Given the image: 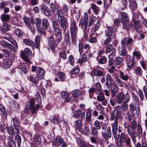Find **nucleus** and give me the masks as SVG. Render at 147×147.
<instances>
[{
  "mask_svg": "<svg viewBox=\"0 0 147 147\" xmlns=\"http://www.w3.org/2000/svg\"><path fill=\"white\" fill-rule=\"evenodd\" d=\"M56 15H57L58 16V21L64 33L66 29L67 19L64 17L63 12L61 9L56 8Z\"/></svg>",
  "mask_w": 147,
  "mask_h": 147,
  "instance_id": "obj_1",
  "label": "nucleus"
},
{
  "mask_svg": "<svg viewBox=\"0 0 147 147\" xmlns=\"http://www.w3.org/2000/svg\"><path fill=\"white\" fill-rule=\"evenodd\" d=\"M76 25V22L73 21L71 22L70 27L71 40L73 42H75L77 40L78 28Z\"/></svg>",
  "mask_w": 147,
  "mask_h": 147,
  "instance_id": "obj_2",
  "label": "nucleus"
},
{
  "mask_svg": "<svg viewBox=\"0 0 147 147\" xmlns=\"http://www.w3.org/2000/svg\"><path fill=\"white\" fill-rule=\"evenodd\" d=\"M32 53L31 50L27 48L21 53L20 57L25 61L30 63V59L32 57Z\"/></svg>",
  "mask_w": 147,
  "mask_h": 147,
  "instance_id": "obj_3",
  "label": "nucleus"
},
{
  "mask_svg": "<svg viewBox=\"0 0 147 147\" xmlns=\"http://www.w3.org/2000/svg\"><path fill=\"white\" fill-rule=\"evenodd\" d=\"M130 96L127 93L125 95L122 92L119 93L117 94L116 102L118 104H121L123 101L129 100Z\"/></svg>",
  "mask_w": 147,
  "mask_h": 147,
  "instance_id": "obj_4",
  "label": "nucleus"
},
{
  "mask_svg": "<svg viewBox=\"0 0 147 147\" xmlns=\"http://www.w3.org/2000/svg\"><path fill=\"white\" fill-rule=\"evenodd\" d=\"M139 106L138 104L135 103H132L129 105V110L127 113V115L128 119L131 121L132 117L134 115V112L135 111L136 108Z\"/></svg>",
  "mask_w": 147,
  "mask_h": 147,
  "instance_id": "obj_5",
  "label": "nucleus"
},
{
  "mask_svg": "<svg viewBox=\"0 0 147 147\" xmlns=\"http://www.w3.org/2000/svg\"><path fill=\"white\" fill-rule=\"evenodd\" d=\"M34 105L35 103L34 99L31 98L30 100V107H28V108H30L31 112L33 114L37 113V111L38 110V108L40 106V103L38 104L35 107L34 106Z\"/></svg>",
  "mask_w": 147,
  "mask_h": 147,
  "instance_id": "obj_6",
  "label": "nucleus"
},
{
  "mask_svg": "<svg viewBox=\"0 0 147 147\" xmlns=\"http://www.w3.org/2000/svg\"><path fill=\"white\" fill-rule=\"evenodd\" d=\"M136 129L131 127L130 126H128L127 127V131L128 134L131 138V139L134 144H136Z\"/></svg>",
  "mask_w": 147,
  "mask_h": 147,
  "instance_id": "obj_7",
  "label": "nucleus"
},
{
  "mask_svg": "<svg viewBox=\"0 0 147 147\" xmlns=\"http://www.w3.org/2000/svg\"><path fill=\"white\" fill-rule=\"evenodd\" d=\"M120 107L119 106H116L115 108V119L114 121H117L118 123L117 120L119 119H121L123 117V111H120L119 108Z\"/></svg>",
  "mask_w": 147,
  "mask_h": 147,
  "instance_id": "obj_8",
  "label": "nucleus"
},
{
  "mask_svg": "<svg viewBox=\"0 0 147 147\" xmlns=\"http://www.w3.org/2000/svg\"><path fill=\"white\" fill-rule=\"evenodd\" d=\"M24 21L26 25L32 32H33L34 30L35 27V22L34 20H31L30 21L28 18H26L24 19Z\"/></svg>",
  "mask_w": 147,
  "mask_h": 147,
  "instance_id": "obj_9",
  "label": "nucleus"
},
{
  "mask_svg": "<svg viewBox=\"0 0 147 147\" xmlns=\"http://www.w3.org/2000/svg\"><path fill=\"white\" fill-rule=\"evenodd\" d=\"M39 7L41 12L46 16H49L51 15V11L45 5L42 4Z\"/></svg>",
  "mask_w": 147,
  "mask_h": 147,
  "instance_id": "obj_10",
  "label": "nucleus"
},
{
  "mask_svg": "<svg viewBox=\"0 0 147 147\" xmlns=\"http://www.w3.org/2000/svg\"><path fill=\"white\" fill-rule=\"evenodd\" d=\"M49 25L48 21L46 19L42 20V26H41V34H45V31L48 27Z\"/></svg>",
  "mask_w": 147,
  "mask_h": 147,
  "instance_id": "obj_11",
  "label": "nucleus"
},
{
  "mask_svg": "<svg viewBox=\"0 0 147 147\" xmlns=\"http://www.w3.org/2000/svg\"><path fill=\"white\" fill-rule=\"evenodd\" d=\"M102 136L106 141H108L109 138L111 137V132L109 128L107 129V131H105L104 132H102Z\"/></svg>",
  "mask_w": 147,
  "mask_h": 147,
  "instance_id": "obj_12",
  "label": "nucleus"
},
{
  "mask_svg": "<svg viewBox=\"0 0 147 147\" xmlns=\"http://www.w3.org/2000/svg\"><path fill=\"white\" fill-rule=\"evenodd\" d=\"M73 116L76 118L80 117L81 119H82L84 118L85 113L81 111H74L73 112Z\"/></svg>",
  "mask_w": 147,
  "mask_h": 147,
  "instance_id": "obj_13",
  "label": "nucleus"
},
{
  "mask_svg": "<svg viewBox=\"0 0 147 147\" xmlns=\"http://www.w3.org/2000/svg\"><path fill=\"white\" fill-rule=\"evenodd\" d=\"M45 73L44 69L42 67H38L37 68L36 74L38 77L40 79L44 78Z\"/></svg>",
  "mask_w": 147,
  "mask_h": 147,
  "instance_id": "obj_14",
  "label": "nucleus"
},
{
  "mask_svg": "<svg viewBox=\"0 0 147 147\" xmlns=\"http://www.w3.org/2000/svg\"><path fill=\"white\" fill-rule=\"evenodd\" d=\"M120 16V20L121 23L129 21V18L128 15L125 12H121Z\"/></svg>",
  "mask_w": 147,
  "mask_h": 147,
  "instance_id": "obj_15",
  "label": "nucleus"
},
{
  "mask_svg": "<svg viewBox=\"0 0 147 147\" xmlns=\"http://www.w3.org/2000/svg\"><path fill=\"white\" fill-rule=\"evenodd\" d=\"M123 58L120 57H116L114 60V63L116 66H118L117 67V69H119L120 67H122L123 65L122 63Z\"/></svg>",
  "mask_w": 147,
  "mask_h": 147,
  "instance_id": "obj_16",
  "label": "nucleus"
},
{
  "mask_svg": "<svg viewBox=\"0 0 147 147\" xmlns=\"http://www.w3.org/2000/svg\"><path fill=\"white\" fill-rule=\"evenodd\" d=\"M119 74V76L120 78L124 81H127L129 79V77L128 75L120 70L118 71Z\"/></svg>",
  "mask_w": 147,
  "mask_h": 147,
  "instance_id": "obj_17",
  "label": "nucleus"
},
{
  "mask_svg": "<svg viewBox=\"0 0 147 147\" xmlns=\"http://www.w3.org/2000/svg\"><path fill=\"white\" fill-rule=\"evenodd\" d=\"M118 87L117 85L113 84L111 87V96L112 98L114 97L118 92Z\"/></svg>",
  "mask_w": 147,
  "mask_h": 147,
  "instance_id": "obj_18",
  "label": "nucleus"
},
{
  "mask_svg": "<svg viewBox=\"0 0 147 147\" xmlns=\"http://www.w3.org/2000/svg\"><path fill=\"white\" fill-rule=\"evenodd\" d=\"M106 81L105 84L107 88L109 89L110 86L112 84V77L109 74H107L106 76Z\"/></svg>",
  "mask_w": 147,
  "mask_h": 147,
  "instance_id": "obj_19",
  "label": "nucleus"
},
{
  "mask_svg": "<svg viewBox=\"0 0 147 147\" xmlns=\"http://www.w3.org/2000/svg\"><path fill=\"white\" fill-rule=\"evenodd\" d=\"M76 140L78 145L82 147H89L90 145L89 144H87L85 141L79 138H76Z\"/></svg>",
  "mask_w": 147,
  "mask_h": 147,
  "instance_id": "obj_20",
  "label": "nucleus"
},
{
  "mask_svg": "<svg viewBox=\"0 0 147 147\" xmlns=\"http://www.w3.org/2000/svg\"><path fill=\"white\" fill-rule=\"evenodd\" d=\"M107 30L106 32V35L107 36H109L110 38H115L114 34H112L113 31V29L111 27L108 26L107 27Z\"/></svg>",
  "mask_w": 147,
  "mask_h": 147,
  "instance_id": "obj_21",
  "label": "nucleus"
},
{
  "mask_svg": "<svg viewBox=\"0 0 147 147\" xmlns=\"http://www.w3.org/2000/svg\"><path fill=\"white\" fill-rule=\"evenodd\" d=\"M88 24V21L84 20L83 19H81L80 20L79 25L81 26V27L82 28H83V31L86 30Z\"/></svg>",
  "mask_w": 147,
  "mask_h": 147,
  "instance_id": "obj_22",
  "label": "nucleus"
},
{
  "mask_svg": "<svg viewBox=\"0 0 147 147\" xmlns=\"http://www.w3.org/2000/svg\"><path fill=\"white\" fill-rule=\"evenodd\" d=\"M118 123L117 121L114 122V125L113 127V133L115 138H117V130H118Z\"/></svg>",
  "mask_w": 147,
  "mask_h": 147,
  "instance_id": "obj_23",
  "label": "nucleus"
},
{
  "mask_svg": "<svg viewBox=\"0 0 147 147\" xmlns=\"http://www.w3.org/2000/svg\"><path fill=\"white\" fill-rule=\"evenodd\" d=\"M97 100L102 102V104L104 106H106L107 105V101L105 99V97L103 95L98 96H97Z\"/></svg>",
  "mask_w": 147,
  "mask_h": 147,
  "instance_id": "obj_24",
  "label": "nucleus"
},
{
  "mask_svg": "<svg viewBox=\"0 0 147 147\" xmlns=\"http://www.w3.org/2000/svg\"><path fill=\"white\" fill-rule=\"evenodd\" d=\"M129 7L131 10H135L137 7V5L135 0H129Z\"/></svg>",
  "mask_w": 147,
  "mask_h": 147,
  "instance_id": "obj_25",
  "label": "nucleus"
},
{
  "mask_svg": "<svg viewBox=\"0 0 147 147\" xmlns=\"http://www.w3.org/2000/svg\"><path fill=\"white\" fill-rule=\"evenodd\" d=\"M134 30L140 31L141 30L140 24L139 21H134Z\"/></svg>",
  "mask_w": 147,
  "mask_h": 147,
  "instance_id": "obj_26",
  "label": "nucleus"
},
{
  "mask_svg": "<svg viewBox=\"0 0 147 147\" xmlns=\"http://www.w3.org/2000/svg\"><path fill=\"white\" fill-rule=\"evenodd\" d=\"M33 141L37 144H40L41 142V139L40 136L38 134H35L33 137Z\"/></svg>",
  "mask_w": 147,
  "mask_h": 147,
  "instance_id": "obj_27",
  "label": "nucleus"
},
{
  "mask_svg": "<svg viewBox=\"0 0 147 147\" xmlns=\"http://www.w3.org/2000/svg\"><path fill=\"white\" fill-rule=\"evenodd\" d=\"M41 20L39 18H37L36 19V25L37 30L39 33L41 34Z\"/></svg>",
  "mask_w": 147,
  "mask_h": 147,
  "instance_id": "obj_28",
  "label": "nucleus"
},
{
  "mask_svg": "<svg viewBox=\"0 0 147 147\" xmlns=\"http://www.w3.org/2000/svg\"><path fill=\"white\" fill-rule=\"evenodd\" d=\"M127 58H128V59L126 61L127 66L128 68L131 69L132 67L134 65L135 63L133 61H132L131 62V58L129 56V57L127 56Z\"/></svg>",
  "mask_w": 147,
  "mask_h": 147,
  "instance_id": "obj_29",
  "label": "nucleus"
},
{
  "mask_svg": "<svg viewBox=\"0 0 147 147\" xmlns=\"http://www.w3.org/2000/svg\"><path fill=\"white\" fill-rule=\"evenodd\" d=\"M61 97L65 99L67 102H69L70 101V98L68 94L65 91H63L61 93Z\"/></svg>",
  "mask_w": 147,
  "mask_h": 147,
  "instance_id": "obj_30",
  "label": "nucleus"
},
{
  "mask_svg": "<svg viewBox=\"0 0 147 147\" xmlns=\"http://www.w3.org/2000/svg\"><path fill=\"white\" fill-rule=\"evenodd\" d=\"M75 129H77L79 131H81V129L82 128L81 121L80 120H77L75 122Z\"/></svg>",
  "mask_w": 147,
  "mask_h": 147,
  "instance_id": "obj_31",
  "label": "nucleus"
},
{
  "mask_svg": "<svg viewBox=\"0 0 147 147\" xmlns=\"http://www.w3.org/2000/svg\"><path fill=\"white\" fill-rule=\"evenodd\" d=\"M63 142V140L62 138L60 137H57L54 142V144L56 146H58L61 145Z\"/></svg>",
  "mask_w": 147,
  "mask_h": 147,
  "instance_id": "obj_32",
  "label": "nucleus"
},
{
  "mask_svg": "<svg viewBox=\"0 0 147 147\" xmlns=\"http://www.w3.org/2000/svg\"><path fill=\"white\" fill-rule=\"evenodd\" d=\"M90 8L93 11L96 15H97L99 12V8L94 3H92L91 5Z\"/></svg>",
  "mask_w": 147,
  "mask_h": 147,
  "instance_id": "obj_33",
  "label": "nucleus"
},
{
  "mask_svg": "<svg viewBox=\"0 0 147 147\" xmlns=\"http://www.w3.org/2000/svg\"><path fill=\"white\" fill-rule=\"evenodd\" d=\"M28 80L34 83L35 84H37L38 82L39 78L37 76L36 77H32V76H29L28 78Z\"/></svg>",
  "mask_w": 147,
  "mask_h": 147,
  "instance_id": "obj_34",
  "label": "nucleus"
},
{
  "mask_svg": "<svg viewBox=\"0 0 147 147\" xmlns=\"http://www.w3.org/2000/svg\"><path fill=\"white\" fill-rule=\"evenodd\" d=\"M91 111L90 110L88 109L87 110L86 114V121L87 123H89L91 121Z\"/></svg>",
  "mask_w": 147,
  "mask_h": 147,
  "instance_id": "obj_35",
  "label": "nucleus"
},
{
  "mask_svg": "<svg viewBox=\"0 0 147 147\" xmlns=\"http://www.w3.org/2000/svg\"><path fill=\"white\" fill-rule=\"evenodd\" d=\"M122 23L123 28L126 29H128L132 26V24L129 21L122 22Z\"/></svg>",
  "mask_w": 147,
  "mask_h": 147,
  "instance_id": "obj_36",
  "label": "nucleus"
},
{
  "mask_svg": "<svg viewBox=\"0 0 147 147\" xmlns=\"http://www.w3.org/2000/svg\"><path fill=\"white\" fill-rule=\"evenodd\" d=\"M80 93V92L78 90H75L71 92L72 96L75 98L74 99L76 100H77L78 97L79 96Z\"/></svg>",
  "mask_w": 147,
  "mask_h": 147,
  "instance_id": "obj_37",
  "label": "nucleus"
},
{
  "mask_svg": "<svg viewBox=\"0 0 147 147\" xmlns=\"http://www.w3.org/2000/svg\"><path fill=\"white\" fill-rule=\"evenodd\" d=\"M129 100L124 101L121 106V107L122 110L124 111H127L128 108V105L126 103L128 102Z\"/></svg>",
  "mask_w": 147,
  "mask_h": 147,
  "instance_id": "obj_38",
  "label": "nucleus"
},
{
  "mask_svg": "<svg viewBox=\"0 0 147 147\" xmlns=\"http://www.w3.org/2000/svg\"><path fill=\"white\" fill-rule=\"evenodd\" d=\"M133 41V40L131 38H124L122 42V45H127L130 44Z\"/></svg>",
  "mask_w": 147,
  "mask_h": 147,
  "instance_id": "obj_39",
  "label": "nucleus"
},
{
  "mask_svg": "<svg viewBox=\"0 0 147 147\" xmlns=\"http://www.w3.org/2000/svg\"><path fill=\"white\" fill-rule=\"evenodd\" d=\"M8 36L9 37H7L6 36H4V38L10 41V42L11 43V44H10V45H11V46H12L13 45H14V46H17V44L16 40L13 38L10 37V34L8 35Z\"/></svg>",
  "mask_w": 147,
  "mask_h": 147,
  "instance_id": "obj_40",
  "label": "nucleus"
},
{
  "mask_svg": "<svg viewBox=\"0 0 147 147\" xmlns=\"http://www.w3.org/2000/svg\"><path fill=\"white\" fill-rule=\"evenodd\" d=\"M0 111L2 113L3 116L7 119V113L5 110L4 106L1 104L0 105Z\"/></svg>",
  "mask_w": 147,
  "mask_h": 147,
  "instance_id": "obj_41",
  "label": "nucleus"
},
{
  "mask_svg": "<svg viewBox=\"0 0 147 147\" xmlns=\"http://www.w3.org/2000/svg\"><path fill=\"white\" fill-rule=\"evenodd\" d=\"M137 133L139 138L142 136V129L141 125L139 123H138L137 125Z\"/></svg>",
  "mask_w": 147,
  "mask_h": 147,
  "instance_id": "obj_42",
  "label": "nucleus"
},
{
  "mask_svg": "<svg viewBox=\"0 0 147 147\" xmlns=\"http://www.w3.org/2000/svg\"><path fill=\"white\" fill-rule=\"evenodd\" d=\"M65 41L66 43V45L67 46H69L70 44V38L69 34L68 32H67L65 33Z\"/></svg>",
  "mask_w": 147,
  "mask_h": 147,
  "instance_id": "obj_43",
  "label": "nucleus"
},
{
  "mask_svg": "<svg viewBox=\"0 0 147 147\" xmlns=\"http://www.w3.org/2000/svg\"><path fill=\"white\" fill-rule=\"evenodd\" d=\"M142 72L141 68L139 66L137 67L134 70V73L139 76H141L142 74Z\"/></svg>",
  "mask_w": 147,
  "mask_h": 147,
  "instance_id": "obj_44",
  "label": "nucleus"
},
{
  "mask_svg": "<svg viewBox=\"0 0 147 147\" xmlns=\"http://www.w3.org/2000/svg\"><path fill=\"white\" fill-rule=\"evenodd\" d=\"M1 19L3 22L9 20L10 15H9L3 14L1 16Z\"/></svg>",
  "mask_w": 147,
  "mask_h": 147,
  "instance_id": "obj_45",
  "label": "nucleus"
},
{
  "mask_svg": "<svg viewBox=\"0 0 147 147\" xmlns=\"http://www.w3.org/2000/svg\"><path fill=\"white\" fill-rule=\"evenodd\" d=\"M93 72L94 75L96 76H102L104 74L103 72L98 69H94L93 70Z\"/></svg>",
  "mask_w": 147,
  "mask_h": 147,
  "instance_id": "obj_46",
  "label": "nucleus"
},
{
  "mask_svg": "<svg viewBox=\"0 0 147 147\" xmlns=\"http://www.w3.org/2000/svg\"><path fill=\"white\" fill-rule=\"evenodd\" d=\"M81 130V131H79L86 135H88L90 133V129L89 127H85L83 129L82 128Z\"/></svg>",
  "mask_w": 147,
  "mask_h": 147,
  "instance_id": "obj_47",
  "label": "nucleus"
},
{
  "mask_svg": "<svg viewBox=\"0 0 147 147\" xmlns=\"http://www.w3.org/2000/svg\"><path fill=\"white\" fill-rule=\"evenodd\" d=\"M88 58L84 54H83L82 56L81 59H79L78 61L79 63L80 64L85 62L88 60Z\"/></svg>",
  "mask_w": 147,
  "mask_h": 147,
  "instance_id": "obj_48",
  "label": "nucleus"
},
{
  "mask_svg": "<svg viewBox=\"0 0 147 147\" xmlns=\"http://www.w3.org/2000/svg\"><path fill=\"white\" fill-rule=\"evenodd\" d=\"M23 42L26 45L29 46H32L34 45V42L30 39H25Z\"/></svg>",
  "mask_w": 147,
  "mask_h": 147,
  "instance_id": "obj_49",
  "label": "nucleus"
},
{
  "mask_svg": "<svg viewBox=\"0 0 147 147\" xmlns=\"http://www.w3.org/2000/svg\"><path fill=\"white\" fill-rule=\"evenodd\" d=\"M105 142L104 140L101 138H97L96 143L100 145L101 147H105Z\"/></svg>",
  "mask_w": 147,
  "mask_h": 147,
  "instance_id": "obj_50",
  "label": "nucleus"
},
{
  "mask_svg": "<svg viewBox=\"0 0 147 147\" xmlns=\"http://www.w3.org/2000/svg\"><path fill=\"white\" fill-rule=\"evenodd\" d=\"M15 139L18 143V147H20L21 143V138L20 136L18 135H16Z\"/></svg>",
  "mask_w": 147,
  "mask_h": 147,
  "instance_id": "obj_51",
  "label": "nucleus"
},
{
  "mask_svg": "<svg viewBox=\"0 0 147 147\" xmlns=\"http://www.w3.org/2000/svg\"><path fill=\"white\" fill-rule=\"evenodd\" d=\"M115 109L112 111L110 113L109 117L110 120L111 121H114L115 119Z\"/></svg>",
  "mask_w": 147,
  "mask_h": 147,
  "instance_id": "obj_52",
  "label": "nucleus"
},
{
  "mask_svg": "<svg viewBox=\"0 0 147 147\" xmlns=\"http://www.w3.org/2000/svg\"><path fill=\"white\" fill-rule=\"evenodd\" d=\"M48 42L50 46H53L55 44L54 38L52 36H50L48 39Z\"/></svg>",
  "mask_w": 147,
  "mask_h": 147,
  "instance_id": "obj_53",
  "label": "nucleus"
},
{
  "mask_svg": "<svg viewBox=\"0 0 147 147\" xmlns=\"http://www.w3.org/2000/svg\"><path fill=\"white\" fill-rule=\"evenodd\" d=\"M54 32L56 37H59L61 36V33L58 28H55L54 29Z\"/></svg>",
  "mask_w": 147,
  "mask_h": 147,
  "instance_id": "obj_54",
  "label": "nucleus"
},
{
  "mask_svg": "<svg viewBox=\"0 0 147 147\" xmlns=\"http://www.w3.org/2000/svg\"><path fill=\"white\" fill-rule=\"evenodd\" d=\"M95 91V89L94 88H91L88 90L89 96L90 98H91L94 95V93Z\"/></svg>",
  "mask_w": 147,
  "mask_h": 147,
  "instance_id": "obj_55",
  "label": "nucleus"
},
{
  "mask_svg": "<svg viewBox=\"0 0 147 147\" xmlns=\"http://www.w3.org/2000/svg\"><path fill=\"white\" fill-rule=\"evenodd\" d=\"M121 53L120 55L122 56H125L127 54V51L125 47H121Z\"/></svg>",
  "mask_w": 147,
  "mask_h": 147,
  "instance_id": "obj_56",
  "label": "nucleus"
},
{
  "mask_svg": "<svg viewBox=\"0 0 147 147\" xmlns=\"http://www.w3.org/2000/svg\"><path fill=\"white\" fill-rule=\"evenodd\" d=\"M2 29L6 31L9 30L10 28V26L6 23H3V25L1 27Z\"/></svg>",
  "mask_w": 147,
  "mask_h": 147,
  "instance_id": "obj_57",
  "label": "nucleus"
},
{
  "mask_svg": "<svg viewBox=\"0 0 147 147\" xmlns=\"http://www.w3.org/2000/svg\"><path fill=\"white\" fill-rule=\"evenodd\" d=\"M111 38H110V37H107L104 42L103 45H110V46H112V45L109 44L111 42Z\"/></svg>",
  "mask_w": 147,
  "mask_h": 147,
  "instance_id": "obj_58",
  "label": "nucleus"
},
{
  "mask_svg": "<svg viewBox=\"0 0 147 147\" xmlns=\"http://www.w3.org/2000/svg\"><path fill=\"white\" fill-rule=\"evenodd\" d=\"M3 64L4 67L6 66V67H9L11 64V61L9 59H7L4 61Z\"/></svg>",
  "mask_w": 147,
  "mask_h": 147,
  "instance_id": "obj_59",
  "label": "nucleus"
},
{
  "mask_svg": "<svg viewBox=\"0 0 147 147\" xmlns=\"http://www.w3.org/2000/svg\"><path fill=\"white\" fill-rule=\"evenodd\" d=\"M115 82H116L118 86L121 87L123 86V82L120 79H119L118 78H116L115 79Z\"/></svg>",
  "mask_w": 147,
  "mask_h": 147,
  "instance_id": "obj_60",
  "label": "nucleus"
},
{
  "mask_svg": "<svg viewBox=\"0 0 147 147\" xmlns=\"http://www.w3.org/2000/svg\"><path fill=\"white\" fill-rule=\"evenodd\" d=\"M96 20V18L95 16H93L92 18H90L89 23V26H91Z\"/></svg>",
  "mask_w": 147,
  "mask_h": 147,
  "instance_id": "obj_61",
  "label": "nucleus"
},
{
  "mask_svg": "<svg viewBox=\"0 0 147 147\" xmlns=\"http://www.w3.org/2000/svg\"><path fill=\"white\" fill-rule=\"evenodd\" d=\"M92 133L93 135L94 136L97 135L98 134V130L95 127H93L91 128Z\"/></svg>",
  "mask_w": 147,
  "mask_h": 147,
  "instance_id": "obj_62",
  "label": "nucleus"
},
{
  "mask_svg": "<svg viewBox=\"0 0 147 147\" xmlns=\"http://www.w3.org/2000/svg\"><path fill=\"white\" fill-rule=\"evenodd\" d=\"M7 131L8 134L10 135H12L15 133L14 130V129L12 127L10 126L7 129Z\"/></svg>",
  "mask_w": 147,
  "mask_h": 147,
  "instance_id": "obj_63",
  "label": "nucleus"
},
{
  "mask_svg": "<svg viewBox=\"0 0 147 147\" xmlns=\"http://www.w3.org/2000/svg\"><path fill=\"white\" fill-rule=\"evenodd\" d=\"M7 145L9 147H13V146L16 145V143L13 140L8 141Z\"/></svg>",
  "mask_w": 147,
  "mask_h": 147,
  "instance_id": "obj_64",
  "label": "nucleus"
}]
</instances>
